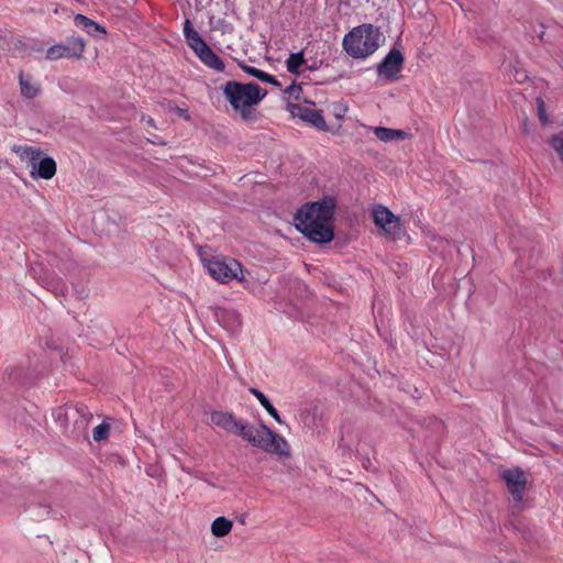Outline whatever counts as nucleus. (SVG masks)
I'll use <instances>...</instances> for the list:
<instances>
[{"label":"nucleus","mask_w":563,"mask_h":563,"mask_svg":"<svg viewBox=\"0 0 563 563\" xmlns=\"http://www.w3.org/2000/svg\"><path fill=\"white\" fill-rule=\"evenodd\" d=\"M334 209L335 199L332 197L307 203L296 212L294 217L295 227L314 243H329L334 238L332 227Z\"/></svg>","instance_id":"obj_1"},{"label":"nucleus","mask_w":563,"mask_h":563,"mask_svg":"<svg viewBox=\"0 0 563 563\" xmlns=\"http://www.w3.org/2000/svg\"><path fill=\"white\" fill-rule=\"evenodd\" d=\"M222 91L231 107L245 122L255 119V106L266 96V90L255 82L242 84L230 80L222 86Z\"/></svg>","instance_id":"obj_2"},{"label":"nucleus","mask_w":563,"mask_h":563,"mask_svg":"<svg viewBox=\"0 0 563 563\" xmlns=\"http://www.w3.org/2000/svg\"><path fill=\"white\" fill-rule=\"evenodd\" d=\"M384 41L385 37L377 26L364 23L344 35L342 47L352 58L366 59L379 48Z\"/></svg>","instance_id":"obj_3"},{"label":"nucleus","mask_w":563,"mask_h":563,"mask_svg":"<svg viewBox=\"0 0 563 563\" xmlns=\"http://www.w3.org/2000/svg\"><path fill=\"white\" fill-rule=\"evenodd\" d=\"M235 435L241 437L252 446L258 448L269 454L279 456H289L290 454L287 440L283 435L275 433L264 423L254 427L249 421L241 420Z\"/></svg>","instance_id":"obj_4"},{"label":"nucleus","mask_w":563,"mask_h":563,"mask_svg":"<svg viewBox=\"0 0 563 563\" xmlns=\"http://www.w3.org/2000/svg\"><path fill=\"white\" fill-rule=\"evenodd\" d=\"M11 151L26 164V167L30 169L31 178L52 179L55 176V161L44 155L38 147L27 144H14L11 146Z\"/></svg>","instance_id":"obj_5"},{"label":"nucleus","mask_w":563,"mask_h":563,"mask_svg":"<svg viewBox=\"0 0 563 563\" xmlns=\"http://www.w3.org/2000/svg\"><path fill=\"white\" fill-rule=\"evenodd\" d=\"M206 268L212 278L222 284H229L234 279L244 282L242 265L232 257L213 256L206 261Z\"/></svg>","instance_id":"obj_6"},{"label":"nucleus","mask_w":563,"mask_h":563,"mask_svg":"<svg viewBox=\"0 0 563 563\" xmlns=\"http://www.w3.org/2000/svg\"><path fill=\"white\" fill-rule=\"evenodd\" d=\"M372 216L375 225L380 231V234L393 240H397L406 233L399 217L394 214L387 207L383 205H374Z\"/></svg>","instance_id":"obj_7"},{"label":"nucleus","mask_w":563,"mask_h":563,"mask_svg":"<svg viewBox=\"0 0 563 563\" xmlns=\"http://www.w3.org/2000/svg\"><path fill=\"white\" fill-rule=\"evenodd\" d=\"M85 52V41L71 37L66 44H55L46 51V58L57 60L60 58H79Z\"/></svg>","instance_id":"obj_8"},{"label":"nucleus","mask_w":563,"mask_h":563,"mask_svg":"<svg viewBox=\"0 0 563 563\" xmlns=\"http://www.w3.org/2000/svg\"><path fill=\"white\" fill-rule=\"evenodd\" d=\"M404 55L399 49H390L384 59L377 65V74L386 81L398 79V74L404 67Z\"/></svg>","instance_id":"obj_9"},{"label":"nucleus","mask_w":563,"mask_h":563,"mask_svg":"<svg viewBox=\"0 0 563 563\" xmlns=\"http://www.w3.org/2000/svg\"><path fill=\"white\" fill-rule=\"evenodd\" d=\"M54 416L56 417V411L54 412ZM62 416L67 420L73 419L75 427L80 432H86L92 419V412L84 404L68 405L65 408H59L57 411L58 419H60Z\"/></svg>","instance_id":"obj_10"},{"label":"nucleus","mask_w":563,"mask_h":563,"mask_svg":"<svg viewBox=\"0 0 563 563\" xmlns=\"http://www.w3.org/2000/svg\"><path fill=\"white\" fill-rule=\"evenodd\" d=\"M503 479L506 482L507 487L515 500L521 501L526 490L527 477L525 473L516 467L503 472Z\"/></svg>","instance_id":"obj_11"},{"label":"nucleus","mask_w":563,"mask_h":563,"mask_svg":"<svg viewBox=\"0 0 563 563\" xmlns=\"http://www.w3.org/2000/svg\"><path fill=\"white\" fill-rule=\"evenodd\" d=\"M242 419H236L232 413L227 411L214 410L211 412V422L224 429L225 431L235 434Z\"/></svg>","instance_id":"obj_12"},{"label":"nucleus","mask_w":563,"mask_h":563,"mask_svg":"<svg viewBox=\"0 0 563 563\" xmlns=\"http://www.w3.org/2000/svg\"><path fill=\"white\" fill-rule=\"evenodd\" d=\"M195 53L207 67L216 71H223L225 69L223 60L211 49L210 46H208L207 43Z\"/></svg>","instance_id":"obj_13"},{"label":"nucleus","mask_w":563,"mask_h":563,"mask_svg":"<svg viewBox=\"0 0 563 563\" xmlns=\"http://www.w3.org/2000/svg\"><path fill=\"white\" fill-rule=\"evenodd\" d=\"M297 110L298 112L296 114L300 117L305 122L310 123L312 126L320 131H325L328 129L325 120L320 111L301 107H298Z\"/></svg>","instance_id":"obj_14"},{"label":"nucleus","mask_w":563,"mask_h":563,"mask_svg":"<svg viewBox=\"0 0 563 563\" xmlns=\"http://www.w3.org/2000/svg\"><path fill=\"white\" fill-rule=\"evenodd\" d=\"M74 23L77 27L81 29L89 35H96L97 33L106 34L104 27L84 14H76Z\"/></svg>","instance_id":"obj_15"},{"label":"nucleus","mask_w":563,"mask_h":563,"mask_svg":"<svg viewBox=\"0 0 563 563\" xmlns=\"http://www.w3.org/2000/svg\"><path fill=\"white\" fill-rule=\"evenodd\" d=\"M19 85L21 95L27 99L35 98L41 90L40 86L34 84L30 76H24L23 73L19 75Z\"/></svg>","instance_id":"obj_16"},{"label":"nucleus","mask_w":563,"mask_h":563,"mask_svg":"<svg viewBox=\"0 0 563 563\" xmlns=\"http://www.w3.org/2000/svg\"><path fill=\"white\" fill-rule=\"evenodd\" d=\"M233 528V522L225 517L216 518L210 527L211 533L217 538L228 536Z\"/></svg>","instance_id":"obj_17"},{"label":"nucleus","mask_w":563,"mask_h":563,"mask_svg":"<svg viewBox=\"0 0 563 563\" xmlns=\"http://www.w3.org/2000/svg\"><path fill=\"white\" fill-rule=\"evenodd\" d=\"M240 66L247 75L253 76L263 82L272 84L276 87H282L280 82L274 76L253 66L244 64H241Z\"/></svg>","instance_id":"obj_18"},{"label":"nucleus","mask_w":563,"mask_h":563,"mask_svg":"<svg viewBox=\"0 0 563 563\" xmlns=\"http://www.w3.org/2000/svg\"><path fill=\"white\" fill-rule=\"evenodd\" d=\"M376 137L383 142H390L393 140L404 139L405 132L401 130H395L389 128L378 126L374 129Z\"/></svg>","instance_id":"obj_19"},{"label":"nucleus","mask_w":563,"mask_h":563,"mask_svg":"<svg viewBox=\"0 0 563 563\" xmlns=\"http://www.w3.org/2000/svg\"><path fill=\"white\" fill-rule=\"evenodd\" d=\"M305 63L302 52L292 53L286 60L287 70L291 74H299V68Z\"/></svg>","instance_id":"obj_20"},{"label":"nucleus","mask_w":563,"mask_h":563,"mask_svg":"<svg viewBox=\"0 0 563 563\" xmlns=\"http://www.w3.org/2000/svg\"><path fill=\"white\" fill-rule=\"evenodd\" d=\"M186 41L188 46L194 51L197 52L200 47H202L206 42L202 40V37L199 35V33L196 30H189L185 34Z\"/></svg>","instance_id":"obj_21"},{"label":"nucleus","mask_w":563,"mask_h":563,"mask_svg":"<svg viewBox=\"0 0 563 563\" xmlns=\"http://www.w3.org/2000/svg\"><path fill=\"white\" fill-rule=\"evenodd\" d=\"M110 432V424L107 422H102L93 428L92 438L96 442H100L106 440Z\"/></svg>","instance_id":"obj_22"},{"label":"nucleus","mask_w":563,"mask_h":563,"mask_svg":"<svg viewBox=\"0 0 563 563\" xmlns=\"http://www.w3.org/2000/svg\"><path fill=\"white\" fill-rule=\"evenodd\" d=\"M550 145L558 154L560 161L563 163V133H558L550 140Z\"/></svg>","instance_id":"obj_23"},{"label":"nucleus","mask_w":563,"mask_h":563,"mask_svg":"<svg viewBox=\"0 0 563 563\" xmlns=\"http://www.w3.org/2000/svg\"><path fill=\"white\" fill-rule=\"evenodd\" d=\"M250 393L260 401V404L265 408L266 411L271 409V407H273V404L261 390L256 388H250Z\"/></svg>","instance_id":"obj_24"},{"label":"nucleus","mask_w":563,"mask_h":563,"mask_svg":"<svg viewBox=\"0 0 563 563\" xmlns=\"http://www.w3.org/2000/svg\"><path fill=\"white\" fill-rule=\"evenodd\" d=\"M537 104H538V117L542 124H547L549 122L547 112H545V103L542 98H537Z\"/></svg>","instance_id":"obj_25"},{"label":"nucleus","mask_w":563,"mask_h":563,"mask_svg":"<svg viewBox=\"0 0 563 563\" xmlns=\"http://www.w3.org/2000/svg\"><path fill=\"white\" fill-rule=\"evenodd\" d=\"M302 89L299 85H290L285 89V95H287L289 98L299 99V96L301 93Z\"/></svg>","instance_id":"obj_26"},{"label":"nucleus","mask_w":563,"mask_h":563,"mask_svg":"<svg viewBox=\"0 0 563 563\" xmlns=\"http://www.w3.org/2000/svg\"><path fill=\"white\" fill-rule=\"evenodd\" d=\"M512 78L517 82H523L528 79V75L526 70L515 68V74L512 75Z\"/></svg>","instance_id":"obj_27"},{"label":"nucleus","mask_w":563,"mask_h":563,"mask_svg":"<svg viewBox=\"0 0 563 563\" xmlns=\"http://www.w3.org/2000/svg\"><path fill=\"white\" fill-rule=\"evenodd\" d=\"M268 415L279 424L284 423V420L282 419L280 415L276 410V408L273 406L271 409L267 410Z\"/></svg>","instance_id":"obj_28"},{"label":"nucleus","mask_w":563,"mask_h":563,"mask_svg":"<svg viewBox=\"0 0 563 563\" xmlns=\"http://www.w3.org/2000/svg\"><path fill=\"white\" fill-rule=\"evenodd\" d=\"M268 415L279 424L284 423V420L282 419L280 415L276 410V408L273 406L271 409L267 410Z\"/></svg>","instance_id":"obj_29"},{"label":"nucleus","mask_w":563,"mask_h":563,"mask_svg":"<svg viewBox=\"0 0 563 563\" xmlns=\"http://www.w3.org/2000/svg\"><path fill=\"white\" fill-rule=\"evenodd\" d=\"M48 288L53 291V292H56L58 289H60V291L63 290L64 288V285L58 282V285L56 286V280L52 282V285L48 286Z\"/></svg>","instance_id":"obj_30"},{"label":"nucleus","mask_w":563,"mask_h":563,"mask_svg":"<svg viewBox=\"0 0 563 563\" xmlns=\"http://www.w3.org/2000/svg\"><path fill=\"white\" fill-rule=\"evenodd\" d=\"M189 30H195V29L191 26L190 21H189V20H186V21H185V24H184V35H185Z\"/></svg>","instance_id":"obj_31"},{"label":"nucleus","mask_w":563,"mask_h":563,"mask_svg":"<svg viewBox=\"0 0 563 563\" xmlns=\"http://www.w3.org/2000/svg\"><path fill=\"white\" fill-rule=\"evenodd\" d=\"M336 118H341V111H338Z\"/></svg>","instance_id":"obj_32"},{"label":"nucleus","mask_w":563,"mask_h":563,"mask_svg":"<svg viewBox=\"0 0 563 563\" xmlns=\"http://www.w3.org/2000/svg\"><path fill=\"white\" fill-rule=\"evenodd\" d=\"M336 118H341V111H338Z\"/></svg>","instance_id":"obj_33"}]
</instances>
